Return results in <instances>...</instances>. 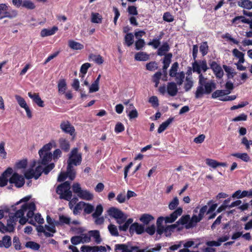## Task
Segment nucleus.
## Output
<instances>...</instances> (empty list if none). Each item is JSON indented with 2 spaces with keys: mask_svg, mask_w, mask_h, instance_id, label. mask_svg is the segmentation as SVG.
<instances>
[{
  "mask_svg": "<svg viewBox=\"0 0 252 252\" xmlns=\"http://www.w3.org/2000/svg\"><path fill=\"white\" fill-rule=\"evenodd\" d=\"M230 93V91H229L226 94H225V91L224 90H216V91H215L212 94V98H218V97H222L225 94H229Z\"/></svg>",
  "mask_w": 252,
  "mask_h": 252,
  "instance_id": "46",
  "label": "nucleus"
},
{
  "mask_svg": "<svg viewBox=\"0 0 252 252\" xmlns=\"http://www.w3.org/2000/svg\"><path fill=\"white\" fill-rule=\"evenodd\" d=\"M58 30L57 27L54 26L51 29H44L40 32V35L42 37H45L53 35Z\"/></svg>",
  "mask_w": 252,
  "mask_h": 252,
  "instance_id": "21",
  "label": "nucleus"
},
{
  "mask_svg": "<svg viewBox=\"0 0 252 252\" xmlns=\"http://www.w3.org/2000/svg\"><path fill=\"white\" fill-rule=\"evenodd\" d=\"M146 67L149 71H154L158 68V66L156 62H151L146 64Z\"/></svg>",
  "mask_w": 252,
  "mask_h": 252,
  "instance_id": "57",
  "label": "nucleus"
},
{
  "mask_svg": "<svg viewBox=\"0 0 252 252\" xmlns=\"http://www.w3.org/2000/svg\"><path fill=\"white\" fill-rule=\"evenodd\" d=\"M72 190L74 193H76L78 196V194L80 193L82 189L80 185L78 183H76L72 185Z\"/></svg>",
  "mask_w": 252,
  "mask_h": 252,
  "instance_id": "61",
  "label": "nucleus"
},
{
  "mask_svg": "<svg viewBox=\"0 0 252 252\" xmlns=\"http://www.w3.org/2000/svg\"><path fill=\"white\" fill-rule=\"evenodd\" d=\"M200 52L201 53L203 56L207 54L209 50V47L207 42H203L199 47Z\"/></svg>",
  "mask_w": 252,
  "mask_h": 252,
  "instance_id": "52",
  "label": "nucleus"
},
{
  "mask_svg": "<svg viewBox=\"0 0 252 252\" xmlns=\"http://www.w3.org/2000/svg\"><path fill=\"white\" fill-rule=\"evenodd\" d=\"M186 82L185 83L184 88L186 92H188L192 87L193 82L191 78L188 77H186Z\"/></svg>",
  "mask_w": 252,
  "mask_h": 252,
  "instance_id": "53",
  "label": "nucleus"
},
{
  "mask_svg": "<svg viewBox=\"0 0 252 252\" xmlns=\"http://www.w3.org/2000/svg\"><path fill=\"white\" fill-rule=\"evenodd\" d=\"M139 220L144 224H148L150 221L154 220V218L151 215L144 214L141 216Z\"/></svg>",
  "mask_w": 252,
  "mask_h": 252,
  "instance_id": "33",
  "label": "nucleus"
},
{
  "mask_svg": "<svg viewBox=\"0 0 252 252\" xmlns=\"http://www.w3.org/2000/svg\"><path fill=\"white\" fill-rule=\"evenodd\" d=\"M18 15L17 11L14 9H10L8 11V10H5L3 12V16L2 17V19L4 18H8L9 19H13L15 17Z\"/></svg>",
  "mask_w": 252,
  "mask_h": 252,
  "instance_id": "30",
  "label": "nucleus"
},
{
  "mask_svg": "<svg viewBox=\"0 0 252 252\" xmlns=\"http://www.w3.org/2000/svg\"><path fill=\"white\" fill-rule=\"evenodd\" d=\"M223 67L225 71L228 74V78H233L234 75L236 74V72H234V70L232 67L226 65H223Z\"/></svg>",
  "mask_w": 252,
  "mask_h": 252,
  "instance_id": "54",
  "label": "nucleus"
},
{
  "mask_svg": "<svg viewBox=\"0 0 252 252\" xmlns=\"http://www.w3.org/2000/svg\"><path fill=\"white\" fill-rule=\"evenodd\" d=\"M190 216L189 215H186L182 216L178 220V223L180 224L187 225L188 223L189 222Z\"/></svg>",
  "mask_w": 252,
  "mask_h": 252,
  "instance_id": "50",
  "label": "nucleus"
},
{
  "mask_svg": "<svg viewBox=\"0 0 252 252\" xmlns=\"http://www.w3.org/2000/svg\"><path fill=\"white\" fill-rule=\"evenodd\" d=\"M69 175L70 174L68 173L67 169L66 170V172H61L58 176V182H63V181H64L66 179L67 177H68L69 179L71 180H73L74 179H72L70 178Z\"/></svg>",
  "mask_w": 252,
  "mask_h": 252,
  "instance_id": "56",
  "label": "nucleus"
},
{
  "mask_svg": "<svg viewBox=\"0 0 252 252\" xmlns=\"http://www.w3.org/2000/svg\"><path fill=\"white\" fill-rule=\"evenodd\" d=\"M183 213V209L181 207H178L169 216L164 217L165 223H171L174 222L178 217L180 216Z\"/></svg>",
  "mask_w": 252,
  "mask_h": 252,
  "instance_id": "8",
  "label": "nucleus"
},
{
  "mask_svg": "<svg viewBox=\"0 0 252 252\" xmlns=\"http://www.w3.org/2000/svg\"><path fill=\"white\" fill-rule=\"evenodd\" d=\"M173 118H170L168 119H167L165 122L162 123L159 126L158 132L159 133H160L162 132L163 131H164L167 126H169V125L173 121Z\"/></svg>",
  "mask_w": 252,
  "mask_h": 252,
  "instance_id": "35",
  "label": "nucleus"
},
{
  "mask_svg": "<svg viewBox=\"0 0 252 252\" xmlns=\"http://www.w3.org/2000/svg\"><path fill=\"white\" fill-rule=\"evenodd\" d=\"M211 68L213 70L217 78H221L223 75V71L221 66L215 61H212L210 63Z\"/></svg>",
  "mask_w": 252,
  "mask_h": 252,
  "instance_id": "12",
  "label": "nucleus"
},
{
  "mask_svg": "<svg viewBox=\"0 0 252 252\" xmlns=\"http://www.w3.org/2000/svg\"><path fill=\"white\" fill-rule=\"evenodd\" d=\"M18 218L14 214H10L9 218L7 220V224L9 227V232H13L14 230V225L17 221Z\"/></svg>",
  "mask_w": 252,
  "mask_h": 252,
  "instance_id": "16",
  "label": "nucleus"
},
{
  "mask_svg": "<svg viewBox=\"0 0 252 252\" xmlns=\"http://www.w3.org/2000/svg\"><path fill=\"white\" fill-rule=\"evenodd\" d=\"M25 246L26 247L30 248L34 251L38 250L40 247L39 244L33 241H29L27 242L25 245Z\"/></svg>",
  "mask_w": 252,
  "mask_h": 252,
  "instance_id": "43",
  "label": "nucleus"
},
{
  "mask_svg": "<svg viewBox=\"0 0 252 252\" xmlns=\"http://www.w3.org/2000/svg\"><path fill=\"white\" fill-rule=\"evenodd\" d=\"M179 63L177 62L174 63L169 70V75L171 77L175 76L178 73Z\"/></svg>",
  "mask_w": 252,
  "mask_h": 252,
  "instance_id": "34",
  "label": "nucleus"
},
{
  "mask_svg": "<svg viewBox=\"0 0 252 252\" xmlns=\"http://www.w3.org/2000/svg\"><path fill=\"white\" fill-rule=\"evenodd\" d=\"M35 205L33 202L26 203V211H28L27 217L28 218H32L34 215V211L35 210Z\"/></svg>",
  "mask_w": 252,
  "mask_h": 252,
  "instance_id": "22",
  "label": "nucleus"
},
{
  "mask_svg": "<svg viewBox=\"0 0 252 252\" xmlns=\"http://www.w3.org/2000/svg\"><path fill=\"white\" fill-rule=\"evenodd\" d=\"M78 197L82 199L91 200L93 199L94 195L89 191L82 189L80 193L78 194Z\"/></svg>",
  "mask_w": 252,
  "mask_h": 252,
  "instance_id": "23",
  "label": "nucleus"
},
{
  "mask_svg": "<svg viewBox=\"0 0 252 252\" xmlns=\"http://www.w3.org/2000/svg\"><path fill=\"white\" fill-rule=\"evenodd\" d=\"M28 96L32 99V100L39 107H44V102L40 97L38 94L31 92L28 93Z\"/></svg>",
  "mask_w": 252,
  "mask_h": 252,
  "instance_id": "17",
  "label": "nucleus"
},
{
  "mask_svg": "<svg viewBox=\"0 0 252 252\" xmlns=\"http://www.w3.org/2000/svg\"><path fill=\"white\" fill-rule=\"evenodd\" d=\"M231 156L239 158L245 162L250 160V157L247 153H233L231 154Z\"/></svg>",
  "mask_w": 252,
  "mask_h": 252,
  "instance_id": "37",
  "label": "nucleus"
},
{
  "mask_svg": "<svg viewBox=\"0 0 252 252\" xmlns=\"http://www.w3.org/2000/svg\"><path fill=\"white\" fill-rule=\"evenodd\" d=\"M84 211L87 214L92 213L94 210L93 205L90 203H86L83 202Z\"/></svg>",
  "mask_w": 252,
  "mask_h": 252,
  "instance_id": "48",
  "label": "nucleus"
},
{
  "mask_svg": "<svg viewBox=\"0 0 252 252\" xmlns=\"http://www.w3.org/2000/svg\"><path fill=\"white\" fill-rule=\"evenodd\" d=\"M238 5L247 9H251L252 8V1L250 0H243L239 1Z\"/></svg>",
  "mask_w": 252,
  "mask_h": 252,
  "instance_id": "38",
  "label": "nucleus"
},
{
  "mask_svg": "<svg viewBox=\"0 0 252 252\" xmlns=\"http://www.w3.org/2000/svg\"><path fill=\"white\" fill-rule=\"evenodd\" d=\"M185 77V73L184 71H182L179 72L178 73L173 77L175 78V80L176 82V84H177L179 86H181L184 82Z\"/></svg>",
  "mask_w": 252,
  "mask_h": 252,
  "instance_id": "32",
  "label": "nucleus"
},
{
  "mask_svg": "<svg viewBox=\"0 0 252 252\" xmlns=\"http://www.w3.org/2000/svg\"><path fill=\"white\" fill-rule=\"evenodd\" d=\"M15 98L21 108H24L28 106L24 98L20 95L16 94L15 95Z\"/></svg>",
  "mask_w": 252,
  "mask_h": 252,
  "instance_id": "49",
  "label": "nucleus"
},
{
  "mask_svg": "<svg viewBox=\"0 0 252 252\" xmlns=\"http://www.w3.org/2000/svg\"><path fill=\"white\" fill-rule=\"evenodd\" d=\"M52 157L53 155L50 152L43 153L42 158H40L41 159V161L38 162V163L44 165H47L48 164L49 162L51 160Z\"/></svg>",
  "mask_w": 252,
  "mask_h": 252,
  "instance_id": "20",
  "label": "nucleus"
},
{
  "mask_svg": "<svg viewBox=\"0 0 252 252\" xmlns=\"http://www.w3.org/2000/svg\"><path fill=\"white\" fill-rule=\"evenodd\" d=\"M178 91L177 84L175 82H171L167 83V92L169 95L175 96L177 94Z\"/></svg>",
  "mask_w": 252,
  "mask_h": 252,
  "instance_id": "15",
  "label": "nucleus"
},
{
  "mask_svg": "<svg viewBox=\"0 0 252 252\" xmlns=\"http://www.w3.org/2000/svg\"><path fill=\"white\" fill-rule=\"evenodd\" d=\"M26 211V203L24 204L21 206L20 209L17 211L14 214L18 218H21L24 216L25 212Z\"/></svg>",
  "mask_w": 252,
  "mask_h": 252,
  "instance_id": "58",
  "label": "nucleus"
},
{
  "mask_svg": "<svg viewBox=\"0 0 252 252\" xmlns=\"http://www.w3.org/2000/svg\"><path fill=\"white\" fill-rule=\"evenodd\" d=\"M169 49L170 47L168 43L166 42H164L162 45L158 49L157 54L160 56L165 55L166 52H168Z\"/></svg>",
  "mask_w": 252,
  "mask_h": 252,
  "instance_id": "24",
  "label": "nucleus"
},
{
  "mask_svg": "<svg viewBox=\"0 0 252 252\" xmlns=\"http://www.w3.org/2000/svg\"><path fill=\"white\" fill-rule=\"evenodd\" d=\"M202 220L200 218L196 215H193L189 220V222L188 223L187 225L185 226L186 229H189L193 228L196 225L197 223L199 222Z\"/></svg>",
  "mask_w": 252,
  "mask_h": 252,
  "instance_id": "18",
  "label": "nucleus"
},
{
  "mask_svg": "<svg viewBox=\"0 0 252 252\" xmlns=\"http://www.w3.org/2000/svg\"><path fill=\"white\" fill-rule=\"evenodd\" d=\"M125 41L127 46H131L134 42V36L132 33H127L125 36Z\"/></svg>",
  "mask_w": 252,
  "mask_h": 252,
  "instance_id": "41",
  "label": "nucleus"
},
{
  "mask_svg": "<svg viewBox=\"0 0 252 252\" xmlns=\"http://www.w3.org/2000/svg\"><path fill=\"white\" fill-rule=\"evenodd\" d=\"M58 92L60 94H63L67 89V85L65 79H63L59 80L58 84Z\"/></svg>",
  "mask_w": 252,
  "mask_h": 252,
  "instance_id": "26",
  "label": "nucleus"
},
{
  "mask_svg": "<svg viewBox=\"0 0 252 252\" xmlns=\"http://www.w3.org/2000/svg\"><path fill=\"white\" fill-rule=\"evenodd\" d=\"M91 22L94 23H101L102 22V17L98 13H92L91 14Z\"/></svg>",
  "mask_w": 252,
  "mask_h": 252,
  "instance_id": "42",
  "label": "nucleus"
},
{
  "mask_svg": "<svg viewBox=\"0 0 252 252\" xmlns=\"http://www.w3.org/2000/svg\"><path fill=\"white\" fill-rule=\"evenodd\" d=\"M82 154L78 152L77 148H74L69 154L67 159V170L70 174L69 176L72 179H74L76 175V172L73 168V165L77 166L81 164L82 161Z\"/></svg>",
  "mask_w": 252,
  "mask_h": 252,
  "instance_id": "4",
  "label": "nucleus"
},
{
  "mask_svg": "<svg viewBox=\"0 0 252 252\" xmlns=\"http://www.w3.org/2000/svg\"><path fill=\"white\" fill-rule=\"evenodd\" d=\"M107 213L111 218L116 220L117 223L119 224L118 228L120 231H126L129 225L133 221L132 218L127 219V215L116 207L109 208Z\"/></svg>",
  "mask_w": 252,
  "mask_h": 252,
  "instance_id": "2",
  "label": "nucleus"
},
{
  "mask_svg": "<svg viewBox=\"0 0 252 252\" xmlns=\"http://www.w3.org/2000/svg\"><path fill=\"white\" fill-rule=\"evenodd\" d=\"M135 60L139 61H146L149 60V55L146 53L140 52L135 55Z\"/></svg>",
  "mask_w": 252,
  "mask_h": 252,
  "instance_id": "29",
  "label": "nucleus"
},
{
  "mask_svg": "<svg viewBox=\"0 0 252 252\" xmlns=\"http://www.w3.org/2000/svg\"><path fill=\"white\" fill-rule=\"evenodd\" d=\"M239 19H242V22L243 23H245V24H249L250 25V28L252 29V20H250L249 19H246L245 18V17L243 16H239L235 17L234 18H233L232 20V21H231L232 23H233V24L236 23L237 24V20Z\"/></svg>",
  "mask_w": 252,
  "mask_h": 252,
  "instance_id": "36",
  "label": "nucleus"
},
{
  "mask_svg": "<svg viewBox=\"0 0 252 252\" xmlns=\"http://www.w3.org/2000/svg\"><path fill=\"white\" fill-rule=\"evenodd\" d=\"M13 169L8 167L0 176V186L4 187L7 185L9 181L8 178L12 174Z\"/></svg>",
  "mask_w": 252,
  "mask_h": 252,
  "instance_id": "11",
  "label": "nucleus"
},
{
  "mask_svg": "<svg viewBox=\"0 0 252 252\" xmlns=\"http://www.w3.org/2000/svg\"><path fill=\"white\" fill-rule=\"evenodd\" d=\"M108 229L112 236L116 237L119 236L118 228L115 225L113 224H109L108 226Z\"/></svg>",
  "mask_w": 252,
  "mask_h": 252,
  "instance_id": "39",
  "label": "nucleus"
},
{
  "mask_svg": "<svg viewBox=\"0 0 252 252\" xmlns=\"http://www.w3.org/2000/svg\"><path fill=\"white\" fill-rule=\"evenodd\" d=\"M35 165V162L34 161L32 166V168H33ZM34 173V170L32 168H30L25 173V177L27 179H31L33 178L35 179V174Z\"/></svg>",
  "mask_w": 252,
  "mask_h": 252,
  "instance_id": "47",
  "label": "nucleus"
},
{
  "mask_svg": "<svg viewBox=\"0 0 252 252\" xmlns=\"http://www.w3.org/2000/svg\"><path fill=\"white\" fill-rule=\"evenodd\" d=\"M69 47L74 50H81L84 48V45L74 40H69L68 41Z\"/></svg>",
  "mask_w": 252,
  "mask_h": 252,
  "instance_id": "31",
  "label": "nucleus"
},
{
  "mask_svg": "<svg viewBox=\"0 0 252 252\" xmlns=\"http://www.w3.org/2000/svg\"><path fill=\"white\" fill-rule=\"evenodd\" d=\"M71 222V219L69 217H66L64 215L59 216V221H56V225H62L63 224H69Z\"/></svg>",
  "mask_w": 252,
  "mask_h": 252,
  "instance_id": "28",
  "label": "nucleus"
},
{
  "mask_svg": "<svg viewBox=\"0 0 252 252\" xmlns=\"http://www.w3.org/2000/svg\"><path fill=\"white\" fill-rule=\"evenodd\" d=\"M22 6L28 9H33L35 7L34 4L32 1L28 0L23 1Z\"/></svg>",
  "mask_w": 252,
  "mask_h": 252,
  "instance_id": "59",
  "label": "nucleus"
},
{
  "mask_svg": "<svg viewBox=\"0 0 252 252\" xmlns=\"http://www.w3.org/2000/svg\"><path fill=\"white\" fill-rule=\"evenodd\" d=\"M149 102L152 104L154 107H157L159 105L158 99L156 96H153L150 97Z\"/></svg>",
  "mask_w": 252,
  "mask_h": 252,
  "instance_id": "63",
  "label": "nucleus"
},
{
  "mask_svg": "<svg viewBox=\"0 0 252 252\" xmlns=\"http://www.w3.org/2000/svg\"><path fill=\"white\" fill-rule=\"evenodd\" d=\"M183 213V209L181 207H178L169 216L164 217L165 223H171L174 222L178 217L180 216Z\"/></svg>",
  "mask_w": 252,
  "mask_h": 252,
  "instance_id": "9",
  "label": "nucleus"
},
{
  "mask_svg": "<svg viewBox=\"0 0 252 252\" xmlns=\"http://www.w3.org/2000/svg\"><path fill=\"white\" fill-rule=\"evenodd\" d=\"M179 201L177 196L174 197L173 200L169 203L168 208L170 210H174L179 205Z\"/></svg>",
  "mask_w": 252,
  "mask_h": 252,
  "instance_id": "51",
  "label": "nucleus"
},
{
  "mask_svg": "<svg viewBox=\"0 0 252 252\" xmlns=\"http://www.w3.org/2000/svg\"><path fill=\"white\" fill-rule=\"evenodd\" d=\"M183 213V209L181 207H178L169 216L164 217L165 223H171L174 222L178 217L180 216Z\"/></svg>",
  "mask_w": 252,
  "mask_h": 252,
  "instance_id": "7",
  "label": "nucleus"
},
{
  "mask_svg": "<svg viewBox=\"0 0 252 252\" xmlns=\"http://www.w3.org/2000/svg\"><path fill=\"white\" fill-rule=\"evenodd\" d=\"M129 226V231L130 234L136 232L137 234H141L144 231V227L137 222L131 223Z\"/></svg>",
  "mask_w": 252,
  "mask_h": 252,
  "instance_id": "13",
  "label": "nucleus"
},
{
  "mask_svg": "<svg viewBox=\"0 0 252 252\" xmlns=\"http://www.w3.org/2000/svg\"><path fill=\"white\" fill-rule=\"evenodd\" d=\"M81 251L82 252H98L99 250L95 246H83L81 248Z\"/></svg>",
  "mask_w": 252,
  "mask_h": 252,
  "instance_id": "40",
  "label": "nucleus"
},
{
  "mask_svg": "<svg viewBox=\"0 0 252 252\" xmlns=\"http://www.w3.org/2000/svg\"><path fill=\"white\" fill-rule=\"evenodd\" d=\"M52 147V144L51 143H49L45 145L38 152L40 158H42V156L43 153L49 152Z\"/></svg>",
  "mask_w": 252,
  "mask_h": 252,
  "instance_id": "45",
  "label": "nucleus"
},
{
  "mask_svg": "<svg viewBox=\"0 0 252 252\" xmlns=\"http://www.w3.org/2000/svg\"><path fill=\"white\" fill-rule=\"evenodd\" d=\"M252 196V189L249 190H243L241 191V190L236 191L232 195V198H242L245 197H250Z\"/></svg>",
  "mask_w": 252,
  "mask_h": 252,
  "instance_id": "14",
  "label": "nucleus"
},
{
  "mask_svg": "<svg viewBox=\"0 0 252 252\" xmlns=\"http://www.w3.org/2000/svg\"><path fill=\"white\" fill-rule=\"evenodd\" d=\"M60 147L65 152H68L70 149L69 142L66 139L61 138L59 140Z\"/></svg>",
  "mask_w": 252,
  "mask_h": 252,
  "instance_id": "19",
  "label": "nucleus"
},
{
  "mask_svg": "<svg viewBox=\"0 0 252 252\" xmlns=\"http://www.w3.org/2000/svg\"><path fill=\"white\" fill-rule=\"evenodd\" d=\"M10 184H14L17 188L22 187L25 184V180L22 176L14 173L9 179Z\"/></svg>",
  "mask_w": 252,
  "mask_h": 252,
  "instance_id": "6",
  "label": "nucleus"
},
{
  "mask_svg": "<svg viewBox=\"0 0 252 252\" xmlns=\"http://www.w3.org/2000/svg\"><path fill=\"white\" fill-rule=\"evenodd\" d=\"M206 163L209 166L215 168L218 166V161L216 160L207 158L206 159Z\"/></svg>",
  "mask_w": 252,
  "mask_h": 252,
  "instance_id": "62",
  "label": "nucleus"
},
{
  "mask_svg": "<svg viewBox=\"0 0 252 252\" xmlns=\"http://www.w3.org/2000/svg\"><path fill=\"white\" fill-rule=\"evenodd\" d=\"M193 72L199 74L198 86L195 93V97L196 99L202 98L204 94H209L216 89V84L213 80L207 81L201 73V69L205 72L208 69L206 60L195 61L192 64Z\"/></svg>",
  "mask_w": 252,
  "mask_h": 252,
  "instance_id": "1",
  "label": "nucleus"
},
{
  "mask_svg": "<svg viewBox=\"0 0 252 252\" xmlns=\"http://www.w3.org/2000/svg\"><path fill=\"white\" fill-rule=\"evenodd\" d=\"M60 128L63 131L69 134L71 136L74 134L75 128L68 121H62L60 124Z\"/></svg>",
  "mask_w": 252,
  "mask_h": 252,
  "instance_id": "10",
  "label": "nucleus"
},
{
  "mask_svg": "<svg viewBox=\"0 0 252 252\" xmlns=\"http://www.w3.org/2000/svg\"><path fill=\"white\" fill-rule=\"evenodd\" d=\"M129 107L130 108H133L128 114L129 119H132L137 118L138 117V112L136 109L134 108L133 104H130Z\"/></svg>",
  "mask_w": 252,
  "mask_h": 252,
  "instance_id": "55",
  "label": "nucleus"
},
{
  "mask_svg": "<svg viewBox=\"0 0 252 252\" xmlns=\"http://www.w3.org/2000/svg\"><path fill=\"white\" fill-rule=\"evenodd\" d=\"M116 250H120L122 252H146L147 249L140 250L137 246H133L130 244H116Z\"/></svg>",
  "mask_w": 252,
  "mask_h": 252,
  "instance_id": "5",
  "label": "nucleus"
},
{
  "mask_svg": "<svg viewBox=\"0 0 252 252\" xmlns=\"http://www.w3.org/2000/svg\"><path fill=\"white\" fill-rule=\"evenodd\" d=\"M70 183L69 181H65L63 184L59 185L56 189V192L60 195V199L69 201V207L72 209L74 207L78 201L77 197L72 198V193L70 190Z\"/></svg>",
  "mask_w": 252,
  "mask_h": 252,
  "instance_id": "3",
  "label": "nucleus"
},
{
  "mask_svg": "<svg viewBox=\"0 0 252 252\" xmlns=\"http://www.w3.org/2000/svg\"><path fill=\"white\" fill-rule=\"evenodd\" d=\"M89 234L90 235L91 237H93L94 239L95 242L97 244H99L101 242L102 239L100 238L99 231L98 230L90 231Z\"/></svg>",
  "mask_w": 252,
  "mask_h": 252,
  "instance_id": "27",
  "label": "nucleus"
},
{
  "mask_svg": "<svg viewBox=\"0 0 252 252\" xmlns=\"http://www.w3.org/2000/svg\"><path fill=\"white\" fill-rule=\"evenodd\" d=\"M11 245V237L6 235L2 237V240H0V247H4L8 248Z\"/></svg>",
  "mask_w": 252,
  "mask_h": 252,
  "instance_id": "25",
  "label": "nucleus"
},
{
  "mask_svg": "<svg viewBox=\"0 0 252 252\" xmlns=\"http://www.w3.org/2000/svg\"><path fill=\"white\" fill-rule=\"evenodd\" d=\"M103 211V208L101 204H98L96 206L95 209L94 210V212L92 214L93 218H97V217H99L102 214Z\"/></svg>",
  "mask_w": 252,
  "mask_h": 252,
  "instance_id": "44",
  "label": "nucleus"
},
{
  "mask_svg": "<svg viewBox=\"0 0 252 252\" xmlns=\"http://www.w3.org/2000/svg\"><path fill=\"white\" fill-rule=\"evenodd\" d=\"M83 207H84L83 201H80L76 204L74 207L73 208V214L77 215L80 212V211L82 209Z\"/></svg>",
  "mask_w": 252,
  "mask_h": 252,
  "instance_id": "60",
  "label": "nucleus"
},
{
  "mask_svg": "<svg viewBox=\"0 0 252 252\" xmlns=\"http://www.w3.org/2000/svg\"><path fill=\"white\" fill-rule=\"evenodd\" d=\"M163 19L166 22H171L174 21V17L169 12H166L163 15Z\"/></svg>",
  "mask_w": 252,
  "mask_h": 252,
  "instance_id": "64",
  "label": "nucleus"
}]
</instances>
